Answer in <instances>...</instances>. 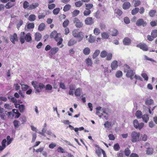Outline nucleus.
Masks as SVG:
<instances>
[{
    "label": "nucleus",
    "instance_id": "nucleus-1",
    "mask_svg": "<svg viewBox=\"0 0 157 157\" xmlns=\"http://www.w3.org/2000/svg\"><path fill=\"white\" fill-rule=\"evenodd\" d=\"M19 40L21 44H24L25 40L28 42H31L32 40L31 35L30 33H28L25 34L24 32H21L20 34Z\"/></svg>",
    "mask_w": 157,
    "mask_h": 157
},
{
    "label": "nucleus",
    "instance_id": "nucleus-2",
    "mask_svg": "<svg viewBox=\"0 0 157 157\" xmlns=\"http://www.w3.org/2000/svg\"><path fill=\"white\" fill-rule=\"evenodd\" d=\"M124 71L126 72V76L127 77H129L131 80L133 78V76L135 74V72L131 70L129 66L125 65L124 67Z\"/></svg>",
    "mask_w": 157,
    "mask_h": 157
},
{
    "label": "nucleus",
    "instance_id": "nucleus-3",
    "mask_svg": "<svg viewBox=\"0 0 157 157\" xmlns=\"http://www.w3.org/2000/svg\"><path fill=\"white\" fill-rule=\"evenodd\" d=\"M73 36L78 39V41L80 42L82 40L84 37L83 33L81 32H79L77 30H74L72 32Z\"/></svg>",
    "mask_w": 157,
    "mask_h": 157
},
{
    "label": "nucleus",
    "instance_id": "nucleus-4",
    "mask_svg": "<svg viewBox=\"0 0 157 157\" xmlns=\"http://www.w3.org/2000/svg\"><path fill=\"white\" fill-rule=\"evenodd\" d=\"M139 140V134L136 132H132L131 134V141L133 142H136Z\"/></svg>",
    "mask_w": 157,
    "mask_h": 157
},
{
    "label": "nucleus",
    "instance_id": "nucleus-5",
    "mask_svg": "<svg viewBox=\"0 0 157 157\" xmlns=\"http://www.w3.org/2000/svg\"><path fill=\"white\" fill-rule=\"evenodd\" d=\"M134 127L136 129H139L140 130L144 125V124L142 122L139 123L137 120H135L133 122Z\"/></svg>",
    "mask_w": 157,
    "mask_h": 157
},
{
    "label": "nucleus",
    "instance_id": "nucleus-6",
    "mask_svg": "<svg viewBox=\"0 0 157 157\" xmlns=\"http://www.w3.org/2000/svg\"><path fill=\"white\" fill-rule=\"evenodd\" d=\"M73 23L75 24V25L77 28H80L83 26L82 23L76 17L74 18L73 20Z\"/></svg>",
    "mask_w": 157,
    "mask_h": 157
},
{
    "label": "nucleus",
    "instance_id": "nucleus-7",
    "mask_svg": "<svg viewBox=\"0 0 157 157\" xmlns=\"http://www.w3.org/2000/svg\"><path fill=\"white\" fill-rule=\"evenodd\" d=\"M147 24L146 22L144 21L143 19L142 18L139 19L137 21L136 23V25L139 26L142 25L143 27H145L146 26Z\"/></svg>",
    "mask_w": 157,
    "mask_h": 157
},
{
    "label": "nucleus",
    "instance_id": "nucleus-8",
    "mask_svg": "<svg viewBox=\"0 0 157 157\" xmlns=\"http://www.w3.org/2000/svg\"><path fill=\"white\" fill-rule=\"evenodd\" d=\"M85 24L88 25H91L94 22V20L92 17H87L85 19Z\"/></svg>",
    "mask_w": 157,
    "mask_h": 157
},
{
    "label": "nucleus",
    "instance_id": "nucleus-9",
    "mask_svg": "<svg viewBox=\"0 0 157 157\" xmlns=\"http://www.w3.org/2000/svg\"><path fill=\"white\" fill-rule=\"evenodd\" d=\"M10 40L13 44H15L16 41H18L17 35L16 33H14L13 35L10 36Z\"/></svg>",
    "mask_w": 157,
    "mask_h": 157
},
{
    "label": "nucleus",
    "instance_id": "nucleus-10",
    "mask_svg": "<svg viewBox=\"0 0 157 157\" xmlns=\"http://www.w3.org/2000/svg\"><path fill=\"white\" fill-rule=\"evenodd\" d=\"M123 43L125 45H129L131 43V40L129 38L125 37L123 40Z\"/></svg>",
    "mask_w": 157,
    "mask_h": 157
},
{
    "label": "nucleus",
    "instance_id": "nucleus-11",
    "mask_svg": "<svg viewBox=\"0 0 157 157\" xmlns=\"http://www.w3.org/2000/svg\"><path fill=\"white\" fill-rule=\"evenodd\" d=\"M59 50V48L57 47L53 48L51 49L49 52V55H52L55 54Z\"/></svg>",
    "mask_w": 157,
    "mask_h": 157
},
{
    "label": "nucleus",
    "instance_id": "nucleus-12",
    "mask_svg": "<svg viewBox=\"0 0 157 157\" xmlns=\"http://www.w3.org/2000/svg\"><path fill=\"white\" fill-rule=\"evenodd\" d=\"M117 62L116 60H114L111 64V67L112 70H115L118 67Z\"/></svg>",
    "mask_w": 157,
    "mask_h": 157
},
{
    "label": "nucleus",
    "instance_id": "nucleus-13",
    "mask_svg": "<svg viewBox=\"0 0 157 157\" xmlns=\"http://www.w3.org/2000/svg\"><path fill=\"white\" fill-rule=\"evenodd\" d=\"M131 6V4L129 2H124L122 5L123 8L124 10L128 9Z\"/></svg>",
    "mask_w": 157,
    "mask_h": 157
},
{
    "label": "nucleus",
    "instance_id": "nucleus-14",
    "mask_svg": "<svg viewBox=\"0 0 157 157\" xmlns=\"http://www.w3.org/2000/svg\"><path fill=\"white\" fill-rule=\"evenodd\" d=\"M137 47L140 48V49L144 51H146L148 50L147 45L145 44H140L137 45Z\"/></svg>",
    "mask_w": 157,
    "mask_h": 157
},
{
    "label": "nucleus",
    "instance_id": "nucleus-15",
    "mask_svg": "<svg viewBox=\"0 0 157 157\" xmlns=\"http://www.w3.org/2000/svg\"><path fill=\"white\" fill-rule=\"evenodd\" d=\"M154 103V100L152 99L148 98L145 101V104L147 105H152Z\"/></svg>",
    "mask_w": 157,
    "mask_h": 157
},
{
    "label": "nucleus",
    "instance_id": "nucleus-16",
    "mask_svg": "<svg viewBox=\"0 0 157 157\" xmlns=\"http://www.w3.org/2000/svg\"><path fill=\"white\" fill-rule=\"evenodd\" d=\"M39 6V4L37 3H33L29 6L28 10H30L35 9Z\"/></svg>",
    "mask_w": 157,
    "mask_h": 157
},
{
    "label": "nucleus",
    "instance_id": "nucleus-17",
    "mask_svg": "<svg viewBox=\"0 0 157 157\" xmlns=\"http://www.w3.org/2000/svg\"><path fill=\"white\" fill-rule=\"evenodd\" d=\"M7 141L6 139H4L2 140V146H0V151H2L6 147V144Z\"/></svg>",
    "mask_w": 157,
    "mask_h": 157
},
{
    "label": "nucleus",
    "instance_id": "nucleus-18",
    "mask_svg": "<svg viewBox=\"0 0 157 157\" xmlns=\"http://www.w3.org/2000/svg\"><path fill=\"white\" fill-rule=\"evenodd\" d=\"M96 153L97 154L98 156H99L101 154V152H102L103 153V151H104L103 149L99 147L98 146H96Z\"/></svg>",
    "mask_w": 157,
    "mask_h": 157
},
{
    "label": "nucleus",
    "instance_id": "nucleus-19",
    "mask_svg": "<svg viewBox=\"0 0 157 157\" xmlns=\"http://www.w3.org/2000/svg\"><path fill=\"white\" fill-rule=\"evenodd\" d=\"M41 38V35L39 33H36L35 35V39L37 41L40 40Z\"/></svg>",
    "mask_w": 157,
    "mask_h": 157
},
{
    "label": "nucleus",
    "instance_id": "nucleus-20",
    "mask_svg": "<svg viewBox=\"0 0 157 157\" xmlns=\"http://www.w3.org/2000/svg\"><path fill=\"white\" fill-rule=\"evenodd\" d=\"M90 52V48L88 47L85 48L83 51V54L85 55H88Z\"/></svg>",
    "mask_w": 157,
    "mask_h": 157
},
{
    "label": "nucleus",
    "instance_id": "nucleus-21",
    "mask_svg": "<svg viewBox=\"0 0 157 157\" xmlns=\"http://www.w3.org/2000/svg\"><path fill=\"white\" fill-rule=\"evenodd\" d=\"M101 36L103 39H107L109 37V34L108 33L104 32L101 33Z\"/></svg>",
    "mask_w": 157,
    "mask_h": 157
},
{
    "label": "nucleus",
    "instance_id": "nucleus-22",
    "mask_svg": "<svg viewBox=\"0 0 157 157\" xmlns=\"http://www.w3.org/2000/svg\"><path fill=\"white\" fill-rule=\"evenodd\" d=\"M76 41L73 39H71L68 43V45L71 46L73 45L76 43Z\"/></svg>",
    "mask_w": 157,
    "mask_h": 157
},
{
    "label": "nucleus",
    "instance_id": "nucleus-23",
    "mask_svg": "<svg viewBox=\"0 0 157 157\" xmlns=\"http://www.w3.org/2000/svg\"><path fill=\"white\" fill-rule=\"evenodd\" d=\"M45 25L44 23H41L39 26L38 29L40 31H43L45 28Z\"/></svg>",
    "mask_w": 157,
    "mask_h": 157
},
{
    "label": "nucleus",
    "instance_id": "nucleus-24",
    "mask_svg": "<svg viewBox=\"0 0 157 157\" xmlns=\"http://www.w3.org/2000/svg\"><path fill=\"white\" fill-rule=\"evenodd\" d=\"M36 19V15L33 14L30 15L28 18V20L30 21H34Z\"/></svg>",
    "mask_w": 157,
    "mask_h": 157
},
{
    "label": "nucleus",
    "instance_id": "nucleus-25",
    "mask_svg": "<svg viewBox=\"0 0 157 157\" xmlns=\"http://www.w3.org/2000/svg\"><path fill=\"white\" fill-rule=\"evenodd\" d=\"M59 35V34L57 33L56 31H54L50 34V37L51 38H55L57 36H58Z\"/></svg>",
    "mask_w": 157,
    "mask_h": 157
},
{
    "label": "nucleus",
    "instance_id": "nucleus-26",
    "mask_svg": "<svg viewBox=\"0 0 157 157\" xmlns=\"http://www.w3.org/2000/svg\"><path fill=\"white\" fill-rule=\"evenodd\" d=\"M136 116L137 118L138 119H140L142 118V114L141 112L140 111H137L136 113Z\"/></svg>",
    "mask_w": 157,
    "mask_h": 157
},
{
    "label": "nucleus",
    "instance_id": "nucleus-27",
    "mask_svg": "<svg viewBox=\"0 0 157 157\" xmlns=\"http://www.w3.org/2000/svg\"><path fill=\"white\" fill-rule=\"evenodd\" d=\"M86 63L87 64V66H91L92 64V62L91 59L90 58H88L86 60Z\"/></svg>",
    "mask_w": 157,
    "mask_h": 157
},
{
    "label": "nucleus",
    "instance_id": "nucleus-28",
    "mask_svg": "<svg viewBox=\"0 0 157 157\" xmlns=\"http://www.w3.org/2000/svg\"><path fill=\"white\" fill-rule=\"evenodd\" d=\"M14 5V4L12 3L11 2H9L6 3L5 5V7L7 9H10Z\"/></svg>",
    "mask_w": 157,
    "mask_h": 157
},
{
    "label": "nucleus",
    "instance_id": "nucleus-29",
    "mask_svg": "<svg viewBox=\"0 0 157 157\" xmlns=\"http://www.w3.org/2000/svg\"><path fill=\"white\" fill-rule=\"evenodd\" d=\"M86 6L85 9L87 10H90V9L93 7V4L91 3L85 4Z\"/></svg>",
    "mask_w": 157,
    "mask_h": 157
},
{
    "label": "nucleus",
    "instance_id": "nucleus-30",
    "mask_svg": "<svg viewBox=\"0 0 157 157\" xmlns=\"http://www.w3.org/2000/svg\"><path fill=\"white\" fill-rule=\"evenodd\" d=\"M20 84L21 86L22 90L23 91H26L29 87L28 85H24L22 83H20Z\"/></svg>",
    "mask_w": 157,
    "mask_h": 157
},
{
    "label": "nucleus",
    "instance_id": "nucleus-31",
    "mask_svg": "<svg viewBox=\"0 0 157 157\" xmlns=\"http://www.w3.org/2000/svg\"><path fill=\"white\" fill-rule=\"evenodd\" d=\"M142 118L143 119V121L145 123H147L149 119L148 115L147 114H144L143 115Z\"/></svg>",
    "mask_w": 157,
    "mask_h": 157
},
{
    "label": "nucleus",
    "instance_id": "nucleus-32",
    "mask_svg": "<svg viewBox=\"0 0 157 157\" xmlns=\"http://www.w3.org/2000/svg\"><path fill=\"white\" fill-rule=\"evenodd\" d=\"M100 52V51L98 50H96L93 55V59H95L96 57L99 55Z\"/></svg>",
    "mask_w": 157,
    "mask_h": 157
},
{
    "label": "nucleus",
    "instance_id": "nucleus-33",
    "mask_svg": "<svg viewBox=\"0 0 157 157\" xmlns=\"http://www.w3.org/2000/svg\"><path fill=\"white\" fill-rule=\"evenodd\" d=\"M139 9L138 8H135L133 9L131 13L133 15H134L137 13L139 10Z\"/></svg>",
    "mask_w": 157,
    "mask_h": 157
},
{
    "label": "nucleus",
    "instance_id": "nucleus-34",
    "mask_svg": "<svg viewBox=\"0 0 157 157\" xmlns=\"http://www.w3.org/2000/svg\"><path fill=\"white\" fill-rule=\"evenodd\" d=\"M29 6V3L27 1H25L23 3V7L24 9H27L28 10Z\"/></svg>",
    "mask_w": 157,
    "mask_h": 157
},
{
    "label": "nucleus",
    "instance_id": "nucleus-35",
    "mask_svg": "<svg viewBox=\"0 0 157 157\" xmlns=\"http://www.w3.org/2000/svg\"><path fill=\"white\" fill-rule=\"evenodd\" d=\"M81 89L80 88H78L76 89L75 91V94L76 96H79L81 95Z\"/></svg>",
    "mask_w": 157,
    "mask_h": 157
},
{
    "label": "nucleus",
    "instance_id": "nucleus-36",
    "mask_svg": "<svg viewBox=\"0 0 157 157\" xmlns=\"http://www.w3.org/2000/svg\"><path fill=\"white\" fill-rule=\"evenodd\" d=\"M151 35L153 37L155 38L157 37V29H155L152 30Z\"/></svg>",
    "mask_w": 157,
    "mask_h": 157
},
{
    "label": "nucleus",
    "instance_id": "nucleus-37",
    "mask_svg": "<svg viewBox=\"0 0 157 157\" xmlns=\"http://www.w3.org/2000/svg\"><path fill=\"white\" fill-rule=\"evenodd\" d=\"M122 72L121 71H118L116 72L115 75L118 78L121 77L122 75Z\"/></svg>",
    "mask_w": 157,
    "mask_h": 157
},
{
    "label": "nucleus",
    "instance_id": "nucleus-38",
    "mask_svg": "<svg viewBox=\"0 0 157 157\" xmlns=\"http://www.w3.org/2000/svg\"><path fill=\"white\" fill-rule=\"evenodd\" d=\"M71 8V6L70 4L66 5L64 7L63 10L65 12H66L69 10Z\"/></svg>",
    "mask_w": 157,
    "mask_h": 157
},
{
    "label": "nucleus",
    "instance_id": "nucleus-39",
    "mask_svg": "<svg viewBox=\"0 0 157 157\" xmlns=\"http://www.w3.org/2000/svg\"><path fill=\"white\" fill-rule=\"evenodd\" d=\"M156 13V11L155 10H151L149 12V15L151 17H153L155 13Z\"/></svg>",
    "mask_w": 157,
    "mask_h": 157
},
{
    "label": "nucleus",
    "instance_id": "nucleus-40",
    "mask_svg": "<svg viewBox=\"0 0 157 157\" xmlns=\"http://www.w3.org/2000/svg\"><path fill=\"white\" fill-rule=\"evenodd\" d=\"M27 28L29 29H32L34 27V24L33 23H30L27 25Z\"/></svg>",
    "mask_w": 157,
    "mask_h": 157
},
{
    "label": "nucleus",
    "instance_id": "nucleus-41",
    "mask_svg": "<svg viewBox=\"0 0 157 157\" xmlns=\"http://www.w3.org/2000/svg\"><path fill=\"white\" fill-rule=\"evenodd\" d=\"M80 13L79 10H75L72 13V16L73 17H75L77 16Z\"/></svg>",
    "mask_w": 157,
    "mask_h": 157
},
{
    "label": "nucleus",
    "instance_id": "nucleus-42",
    "mask_svg": "<svg viewBox=\"0 0 157 157\" xmlns=\"http://www.w3.org/2000/svg\"><path fill=\"white\" fill-rule=\"evenodd\" d=\"M111 35L112 36H116L118 34V31L116 29H113L112 31Z\"/></svg>",
    "mask_w": 157,
    "mask_h": 157
},
{
    "label": "nucleus",
    "instance_id": "nucleus-43",
    "mask_svg": "<svg viewBox=\"0 0 157 157\" xmlns=\"http://www.w3.org/2000/svg\"><path fill=\"white\" fill-rule=\"evenodd\" d=\"M153 149L152 148H148L147 151V154L148 155H151L152 154Z\"/></svg>",
    "mask_w": 157,
    "mask_h": 157
},
{
    "label": "nucleus",
    "instance_id": "nucleus-44",
    "mask_svg": "<svg viewBox=\"0 0 157 157\" xmlns=\"http://www.w3.org/2000/svg\"><path fill=\"white\" fill-rule=\"evenodd\" d=\"M91 13V11L90 10L86 9L83 12V14L84 16H88Z\"/></svg>",
    "mask_w": 157,
    "mask_h": 157
},
{
    "label": "nucleus",
    "instance_id": "nucleus-45",
    "mask_svg": "<svg viewBox=\"0 0 157 157\" xmlns=\"http://www.w3.org/2000/svg\"><path fill=\"white\" fill-rule=\"evenodd\" d=\"M32 84L33 86V87L35 89H37L39 88V84H37V82L34 81L32 82Z\"/></svg>",
    "mask_w": 157,
    "mask_h": 157
},
{
    "label": "nucleus",
    "instance_id": "nucleus-46",
    "mask_svg": "<svg viewBox=\"0 0 157 157\" xmlns=\"http://www.w3.org/2000/svg\"><path fill=\"white\" fill-rule=\"evenodd\" d=\"M23 24V21L21 20H20L17 23V29H19V28H20V27Z\"/></svg>",
    "mask_w": 157,
    "mask_h": 157
},
{
    "label": "nucleus",
    "instance_id": "nucleus-47",
    "mask_svg": "<svg viewBox=\"0 0 157 157\" xmlns=\"http://www.w3.org/2000/svg\"><path fill=\"white\" fill-rule=\"evenodd\" d=\"M107 53L105 51H103L100 53V56L102 58H104L106 56Z\"/></svg>",
    "mask_w": 157,
    "mask_h": 157
},
{
    "label": "nucleus",
    "instance_id": "nucleus-48",
    "mask_svg": "<svg viewBox=\"0 0 157 157\" xmlns=\"http://www.w3.org/2000/svg\"><path fill=\"white\" fill-rule=\"evenodd\" d=\"M83 4L82 1H78L75 2V6L77 7H80Z\"/></svg>",
    "mask_w": 157,
    "mask_h": 157
},
{
    "label": "nucleus",
    "instance_id": "nucleus-49",
    "mask_svg": "<svg viewBox=\"0 0 157 157\" xmlns=\"http://www.w3.org/2000/svg\"><path fill=\"white\" fill-rule=\"evenodd\" d=\"M7 145H9L11 143L13 140V139L10 138V136H7Z\"/></svg>",
    "mask_w": 157,
    "mask_h": 157
},
{
    "label": "nucleus",
    "instance_id": "nucleus-50",
    "mask_svg": "<svg viewBox=\"0 0 157 157\" xmlns=\"http://www.w3.org/2000/svg\"><path fill=\"white\" fill-rule=\"evenodd\" d=\"M130 153L131 151L128 148H127L125 149L124 151V154L126 156H128Z\"/></svg>",
    "mask_w": 157,
    "mask_h": 157
},
{
    "label": "nucleus",
    "instance_id": "nucleus-51",
    "mask_svg": "<svg viewBox=\"0 0 157 157\" xmlns=\"http://www.w3.org/2000/svg\"><path fill=\"white\" fill-rule=\"evenodd\" d=\"M60 10V8H57L55 9L53 11V13L54 15H57L59 13Z\"/></svg>",
    "mask_w": 157,
    "mask_h": 157
},
{
    "label": "nucleus",
    "instance_id": "nucleus-52",
    "mask_svg": "<svg viewBox=\"0 0 157 157\" xmlns=\"http://www.w3.org/2000/svg\"><path fill=\"white\" fill-rule=\"evenodd\" d=\"M95 38L93 36L91 35H90L89 39L88 40V41L90 43H93L94 41Z\"/></svg>",
    "mask_w": 157,
    "mask_h": 157
},
{
    "label": "nucleus",
    "instance_id": "nucleus-53",
    "mask_svg": "<svg viewBox=\"0 0 157 157\" xmlns=\"http://www.w3.org/2000/svg\"><path fill=\"white\" fill-rule=\"evenodd\" d=\"M115 13L120 16L122 14L123 12L120 9H116L115 10Z\"/></svg>",
    "mask_w": 157,
    "mask_h": 157
},
{
    "label": "nucleus",
    "instance_id": "nucleus-54",
    "mask_svg": "<svg viewBox=\"0 0 157 157\" xmlns=\"http://www.w3.org/2000/svg\"><path fill=\"white\" fill-rule=\"evenodd\" d=\"M111 123L108 121H107L104 124V125L106 128H109L111 126Z\"/></svg>",
    "mask_w": 157,
    "mask_h": 157
},
{
    "label": "nucleus",
    "instance_id": "nucleus-55",
    "mask_svg": "<svg viewBox=\"0 0 157 157\" xmlns=\"http://www.w3.org/2000/svg\"><path fill=\"white\" fill-rule=\"evenodd\" d=\"M69 23V21L68 20H66L63 23V26L65 28L67 27Z\"/></svg>",
    "mask_w": 157,
    "mask_h": 157
},
{
    "label": "nucleus",
    "instance_id": "nucleus-56",
    "mask_svg": "<svg viewBox=\"0 0 157 157\" xmlns=\"http://www.w3.org/2000/svg\"><path fill=\"white\" fill-rule=\"evenodd\" d=\"M46 14L43 13H39L38 15V18L39 19H43L45 17Z\"/></svg>",
    "mask_w": 157,
    "mask_h": 157
},
{
    "label": "nucleus",
    "instance_id": "nucleus-57",
    "mask_svg": "<svg viewBox=\"0 0 157 157\" xmlns=\"http://www.w3.org/2000/svg\"><path fill=\"white\" fill-rule=\"evenodd\" d=\"M100 30L98 28H95L94 30V33L96 35H98L100 33Z\"/></svg>",
    "mask_w": 157,
    "mask_h": 157
},
{
    "label": "nucleus",
    "instance_id": "nucleus-58",
    "mask_svg": "<svg viewBox=\"0 0 157 157\" xmlns=\"http://www.w3.org/2000/svg\"><path fill=\"white\" fill-rule=\"evenodd\" d=\"M120 146L118 144H115L113 147V148L115 151H118L120 149Z\"/></svg>",
    "mask_w": 157,
    "mask_h": 157
},
{
    "label": "nucleus",
    "instance_id": "nucleus-59",
    "mask_svg": "<svg viewBox=\"0 0 157 157\" xmlns=\"http://www.w3.org/2000/svg\"><path fill=\"white\" fill-rule=\"evenodd\" d=\"M142 76L144 79V80L146 81L148 80V77L145 73H143L141 74Z\"/></svg>",
    "mask_w": 157,
    "mask_h": 157
},
{
    "label": "nucleus",
    "instance_id": "nucleus-60",
    "mask_svg": "<svg viewBox=\"0 0 157 157\" xmlns=\"http://www.w3.org/2000/svg\"><path fill=\"white\" fill-rule=\"evenodd\" d=\"M19 109L21 112H23L25 109V105H21Z\"/></svg>",
    "mask_w": 157,
    "mask_h": 157
},
{
    "label": "nucleus",
    "instance_id": "nucleus-61",
    "mask_svg": "<svg viewBox=\"0 0 157 157\" xmlns=\"http://www.w3.org/2000/svg\"><path fill=\"white\" fill-rule=\"evenodd\" d=\"M19 121H18L14 120L13 121V124L15 128H17L19 126Z\"/></svg>",
    "mask_w": 157,
    "mask_h": 157
},
{
    "label": "nucleus",
    "instance_id": "nucleus-62",
    "mask_svg": "<svg viewBox=\"0 0 157 157\" xmlns=\"http://www.w3.org/2000/svg\"><path fill=\"white\" fill-rule=\"evenodd\" d=\"M57 151L58 152L62 153L65 152V150L61 147H59L58 148Z\"/></svg>",
    "mask_w": 157,
    "mask_h": 157
},
{
    "label": "nucleus",
    "instance_id": "nucleus-63",
    "mask_svg": "<svg viewBox=\"0 0 157 157\" xmlns=\"http://www.w3.org/2000/svg\"><path fill=\"white\" fill-rule=\"evenodd\" d=\"M106 59L108 60H110L112 58V54L111 53H109L107 55Z\"/></svg>",
    "mask_w": 157,
    "mask_h": 157
},
{
    "label": "nucleus",
    "instance_id": "nucleus-64",
    "mask_svg": "<svg viewBox=\"0 0 157 157\" xmlns=\"http://www.w3.org/2000/svg\"><path fill=\"white\" fill-rule=\"evenodd\" d=\"M124 22L126 24H128L130 23V21L129 18L127 17H125L124 19Z\"/></svg>",
    "mask_w": 157,
    "mask_h": 157
}]
</instances>
